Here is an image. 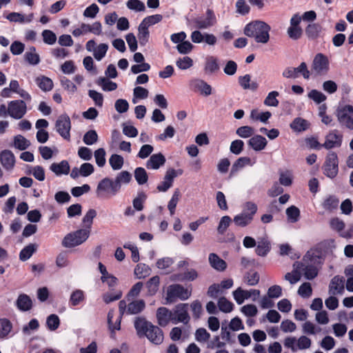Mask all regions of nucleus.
<instances>
[{
	"label": "nucleus",
	"mask_w": 353,
	"mask_h": 353,
	"mask_svg": "<svg viewBox=\"0 0 353 353\" xmlns=\"http://www.w3.org/2000/svg\"><path fill=\"white\" fill-rule=\"evenodd\" d=\"M270 26L264 21H254L247 24L244 28V34L249 37H252L256 42L267 43L270 40Z\"/></svg>",
	"instance_id": "1"
},
{
	"label": "nucleus",
	"mask_w": 353,
	"mask_h": 353,
	"mask_svg": "<svg viewBox=\"0 0 353 353\" xmlns=\"http://www.w3.org/2000/svg\"><path fill=\"white\" fill-rule=\"evenodd\" d=\"M119 192L118 186L114 184L113 179L105 177L98 183L96 196L101 199H108L114 196Z\"/></svg>",
	"instance_id": "2"
},
{
	"label": "nucleus",
	"mask_w": 353,
	"mask_h": 353,
	"mask_svg": "<svg viewBox=\"0 0 353 353\" xmlns=\"http://www.w3.org/2000/svg\"><path fill=\"white\" fill-rule=\"evenodd\" d=\"M90 236L88 229H80L68 234L62 241V245L65 248H73L84 243Z\"/></svg>",
	"instance_id": "3"
},
{
	"label": "nucleus",
	"mask_w": 353,
	"mask_h": 353,
	"mask_svg": "<svg viewBox=\"0 0 353 353\" xmlns=\"http://www.w3.org/2000/svg\"><path fill=\"white\" fill-rule=\"evenodd\" d=\"M336 117L339 123L349 130H353V106L345 105L336 110Z\"/></svg>",
	"instance_id": "4"
},
{
	"label": "nucleus",
	"mask_w": 353,
	"mask_h": 353,
	"mask_svg": "<svg viewBox=\"0 0 353 353\" xmlns=\"http://www.w3.org/2000/svg\"><path fill=\"white\" fill-rule=\"evenodd\" d=\"M190 296V292L179 284L168 286L167 289L166 301L168 303H173L177 299L186 300Z\"/></svg>",
	"instance_id": "5"
},
{
	"label": "nucleus",
	"mask_w": 353,
	"mask_h": 353,
	"mask_svg": "<svg viewBox=\"0 0 353 353\" xmlns=\"http://www.w3.org/2000/svg\"><path fill=\"white\" fill-rule=\"evenodd\" d=\"M329 60L326 56L318 53L312 63V72L317 76L325 75L329 71Z\"/></svg>",
	"instance_id": "6"
},
{
	"label": "nucleus",
	"mask_w": 353,
	"mask_h": 353,
	"mask_svg": "<svg viewBox=\"0 0 353 353\" xmlns=\"http://www.w3.org/2000/svg\"><path fill=\"white\" fill-rule=\"evenodd\" d=\"M172 315L174 324L182 323L185 325L188 323L190 319L188 314V304L179 303L176 305L172 310Z\"/></svg>",
	"instance_id": "7"
},
{
	"label": "nucleus",
	"mask_w": 353,
	"mask_h": 353,
	"mask_svg": "<svg viewBox=\"0 0 353 353\" xmlns=\"http://www.w3.org/2000/svg\"><path fill=\"white\" fill-rule=\"evenodd\" d=\"M57 132L65 140L70 139L71 121L70 117L65 114L60 115L55 123Z\"/></svg>",
	"instance_id": "8"
},
{
	"label": "nucleus",
	"mask_w": 353,
	"mask_h": 353,
	"mask_svg": "<svg viewBox=\"0 0 353 353\" xmlns=\"http://www.w3.org/2000/svg\"><path fill=\"white\" fill-rule=\"evenodd\" d=\"M27 106L23 100H14L8 103V114L15 119H21L26 113Z\"/></svg>",
	"instance_id": "9"
},
{
	"label": "nucleus",
	"mask_w": 353,
	"mask_h": 353,
	"mask_svg": "<svg viewBox=\"0 0 353 353\" xmlns=\"http://www.w3.org/2000/svg\"><path fill=\"white\" fill-rule=\"evenodd\" d=\"M338 157L336 153L329 152L324 164V173L330 178H334L338 173Z\"/></svg>",
	"instance_id": "10"
},
{
	"label": "nucleus",
	"mask_w": 353,
	"mask_h": 353,
	"mask_svg": "<svg viewBox=\"0 0 353 353\" xmlns=\"http://www.w3.org/2000/svg\"><path fill=\"white\" fill-rule=\"evenodd\" d=\"M343 141V135L337 130H330L325 137L322 146L327 150L339 148Z\"/></svg>",
	"instance_id": "11"
},
{
	"label": "nucleus",
	"mask_w": 353,
	"mask_h": 353,
	"mask_svg": "<svg viewBox=\"0 0 353 353\" xmlns=\"http://www.w3.org/2000/svg\"><path fill=\"white\" fill-rule=\"evenodd\" d=\"M182 174L183 170L181 169L178 170H176L173 168L168 169L163 178V181L158 185L157 188V190L159 192H166L170 188L172 187L174 179L179 175H181Z\"/></svg>",
	"instance_id": "12"
},
{
	"label": "nucleus",
	"mask_w": 353,
	"mask_h": 353,
	"mask_svg": "<svg viewBox=\"0 0 353 353\" xmlns=\"http://www.w3.org/2000/svg\"><path fill=\"white\" fill-rule=\"evenodd\" d=\"M108 45L100 43L96 46L94 40H89L85 44V48L88 52H92L93 56L97 61H101L106 54L108 50Z\"/></svg>",
	"instance_id": "13"
},
{
	"label": "nucleus",
	"mask_w": 353,
	"mask_h": 353,
	"mask_svg": "<svg viewBox=\"0 0 353 353\" xmlns=\"http://www.w3.org/2000/svg\"><path fill=\"white\" fill-rule=\"evenodd\" d=\"M296 265L301 274L303 273L305 279L308 280L314 279L318 274L316 265L305 263L303 261L302 262H296Z\"/></svg>",
	"instance_id": "14"
},
{
	"label": "nucleus",
	"mask_w": 353,
	"mask_h": 353,
	"mask_svg": "<svg viewBox=\"0 0 353 353\" xmlns=\"http://www.w3.org/2000/svg\"><path fill=\"white\" fill-rule=\"evenodd\" d=\"M190 86L195 91L205 97H208L212 93V88L206 81L200 79H192L190 83Z\"/></svg>",
	"instance_id": "15"
},
{
	"label": "nucleus",
	"mask_w": 353,
	"mask_h": 353,
	"mask_svg": "<svg viewBox=\"0 0 353 353\" xmlns=\"http://www.w3.org/2000/svg\"><path fill=\"white\" fill-rule=\"evenodd\" d=\"M157 323L161 327L167 326L170 322L172 323V311L165 307H159L156 314Z\"/></svg>",
	"instance_id": "16"
},
{
	"label": "nucleus",
	"mask_w": 353,
	"mask_h": 353,
	"mask_svg": "<svg viewBox=\"0 0 353 353\" xmlns=\"http://www.w3.org/2000/svg\"><path fill=\"white\" fill-rule=\"evenodd\" d=\"M145 335L152 343L156 345L161 344L163 341L162 330L152 324L148 327Z\"/></svg>",
	"instance_id": "17"
},
{
	"label": "nucleus",
	"mask_w": 353,
	"mask_h": 353,
	"mask_svg": "<svg viewBox=\"0 0 353 353\" xmlns=\"http://www.w3.org/2000/svg\"><path fill=\"white\" fill-rule=\"evenodd\" d=\"M323 252L321 249L314 248L309 250L303 256V261L305 263L317 265L321 263Z\"/></svg>",
	"instance_id": "18"
},
{
	"label": "nucleus",
	"mask_w": 353,
	"mask_h": 353,
	"mask_svg": "<svg viewBox=\"0 0 353 353\" xmlns=\"http://www.w3.org/2000/svg\"><path fill=\"white\" fill-rule=\"evenodd\" d=\"M345 279L343 276H335L330 281L329 293L331 295L341 294L344 291Z\"/></svg>",
	"instance_id": "19"
},
{
	"label": "nucleus",
	"mask_w": 353,
	"mask_h": 353,
	"mask_svg": "<svg viewBox=\"0 0 353 353\" xmlns=\"http://www.w3.org/2000/svg\"><path fill=\"white\" fill-rule=\"evenodd\" d=\"M165 163V158L161 153L151 155L145 163L148 170H158Z\"/></svg>",
	"instance_id": "20"
},
{
	"label": "nucleus",
	"mask_w": 353,
	"mask_h": 353,
	"mask_svg": "<svg viewBox=\"0 0 353 353\" xmlns=\"http://www.w3.org/2000/svg\"><path fill=\"white\" fill-rule=\"evenodd\" d=\"M267 144L266 139L261 135L253 136L248 141V145L255 151L263 150Z\"/></svg>",
	"instance_id": "21"
},
{
	"label": "nucleus",
	"mask_w": 353,
	"mask_h": 353,
	"mask_svg": "<svg viewBox=\"0 0 353 353\" xmlns=\"http://www.w3.org/2000/svg\"><path fill=\"white\" fill-rule=\"evenodd\" d=\"M0 161L4 168L11 170L14 165V156L11 151L4 150L0 154Z\"/></svg>",
	"instance_id": "22"
},
{
	"label": "nucleus",
	"mask_w": 353,
	"mask_h": 353,
	"mask_svg": "<svg viewBox=\"0 0 353 353\" xmlns=\"http://www.w3.org/2000/svg\"><path fill=\"white\" fill-rule=\"evenodd\" d=\"M208 261L212 268L217 271L223 272L227 268L225 261L221 259L216 254L210 253L208 256Z\"/></svg>",
	"instance_id": "23"
},
{
	"label": "nucleus",
	"mask_w": 353,
	"mask_h": 353,
	"mask_svg": "<svg viewBox=\"0 0 353 353\" xmlns=\"http://www.w3.org/2000/svg\"><path fill=\"white\" fill-rule=\"evenodd\" d=\"M50 170L56 175L68 174L70 172V165L67 161L63 160L60 163H53Z\"/></svg>",
	"instance_id": "24"
},
{
	"label": "nucleus",
	"mask_w": 353,
	"mask_h": 353,
	"mask_svg": "<svg viewBox=\"0 0 353 353\" xmlns=\"http://www.w3.org/2000/svg\"><path fill=\"white\" fill-rule=\"evenodd\" d=\"M16 304L19 310L26 312L32 308V302L28 295L21 294L18 296Z\"/></svg>",
	"instance_id": "25"
},
{
	"label": "nucleus",
	"mask_w": 353,
	"mask_h": 353,
	"mask_svg": "<svg viewBox=\"0 0 353 353\" xmlns=\"http://www.w3.org/2000/svg\"><path fill=\"white\" fill-rule=\"evenodd\" d=\"M219 70L218 59L212 56L206 58L204 71L207 74H211Z\"/></svg>",
	"instance_id": "26"
},
{
	"label": "nucleus",
	"mask_w": 353,
	"mask_h": 353,
	"mask_svg": "<svg viewBox=\"0 0 353 353\" xmlns=\"http://www.w3.org/2000/svg\"><path fill=\"white\" fill-rule=\"evenodd\" d=\"M33 14L25 16L19 12H11L7 17V19L12 22H19L21 23H30L33 19Z\"/></svg>",
	"instance_id": "27"
},
{
	"label": "nucleus",
	"mask_w": 353,
	"mask_h": 353,
	"mask_svg": "<svg viewBox=\"0 0 353 353\" xmlns=\"http://www.w3.org/2000/svg\"><path fill=\"white\" fill-rule=\"evenodd\" d=\"M321 205L325 210L332 212L338 208L339 200L336 196L330 195L324 199Z\"/></svg>",
	"instance_id": "28"
},
{
	"label": "nucleus",
	"mask_w": 353,
	"mask_h": 353,
	"mask_svg": "<svg viewBox=\"0 0 353 353\" xmlns=\"http://www.w3.org/2000/svg\"><path fill=\"white\" fill-rule=\"evenodd\" d=\"M145 307V301L142 299L135 300L128 303L127 313L137 314L140 313Z\"/></svg>",
	"instance_id": "29"
},
{
	"label": "nucleus",
	"mask_w": 353,
	"mask_h": 353,
	"mask_svg": "<svg viewBox=\"0 0 353 353\" xmlns=\"http://www.w3.org/2000/svg\"><path fill=\"white\" fill-rule=\"evenodd\" d=\"M151 274L150 268L145 263H139L136 265L134 274L137 279H145Z\"/></svg>",
	"instance_id": "30"
},
{
	"label": "nucleus",
	"mask_w": 353,
	"mask_h": 353,
	"mask_svg": "<svg viewBox=\"0 0 353 353\" xmlns=\"http://www.w3.org/2000/svg\"><path fill=\"white\" fill-rule=\"evenodd\" d=\"M252 220L253 219L251 217V216L247 215L243 212L234 216L233 219L234 223L236 226L241 228H245L248 226L252 223Z\"/></svg>",
	"instance_id": "31"
},
{
	"label": "nucleus",
	"mask_w": 353,
	"mask_h": 353,
	"mask_svg": "<svg viewBox=\"0 0 353 353\" xmlns=\"http://www.w3.org/2000/svg\"><path fill=\"white\" fill-rule=\"evenodd\" d=\"M25 60L30 65H37L40 62L39 54L37 52L34 47H30L24 54Z\"/></svg>",
	"instance_id": "32"
},
{
	"label": "nucleus",
	"mask_w": 353,
	"mask_h": 353,
	"mask_svg": "<svg viewBox=\"0 0 353 353\" xmlns=\"http://www.w3.org/2000/svg\"><path fill=\"white\" fill-rule=\"evenodd\" d=\"M9 90H11L12 92L18 94L26 101L31 100V96L26 90L20 88L19 83L17 80H12L10 82Z\"/></svg>",
	"instance_id": "33"
},
{
	"label": "nucleus",
	"mask_w": 353,
	"mask_h": 353,
	"mask_svg": "<svg viewBox=\"0 0 353 353\" xmlns=\"http://www.w3.org/2000/svg\"><path fill=\"white\" fill-rule=\"evenodd\" d=\"M114 311L113 310H110L108 314V323L109 330H110L111 333H114L115 330H119L121 328V316H118L115 321L114 322Z\"/></svg>",
	"instance_id": "34"
},
{
	"label": "nucleus",
	"mask_w": 353,
	"mask_h": 353,
	"mask_svg": "<svg viewBox=\"0 0 353 353\" xmlns=\"http://www.w3.org/2000/svg\"><path fill=\"white\" fill-rule=\"evenodd\" d=\"M239 83L240 85L245 90H255L258 88L259 85L256 82H251V77L250 74H245L239 77Z\"/></svg>",
	"instance_id": "35"
},
{
	"label": "nucleus",
	"mask_w": 353,
	"mask_h": 353,
	"mask_svg": "<svg viewBox=\"0 0 353 353\" xmlns=\"http://www.w3.org/2000/svg\"><path fill=\"white\" fill-rule=\"evenodd\" d=\"M151 325L142 317H137L134 321V327L139 335H145Z\"/></svg>",
	"instance_id": "36"
},
{
	"label": "nucleus",
	"mask_w": 353,
	"mask_h": 353,
	"mask_svg": "<svg viewBox=\"0 0 353 353\" xmlns=\"http://www.w3.org/2000/svg\"><path fill=\"white\" fill-rule=\"evenodd\" d=\"M38 245L36 243H30L26 245L19 254V259L22 261L29 259L32 255L37 251Z\"/></svg>",
	"instance_id": "37"
},
{
	"label": "nucleus",
	"mask_w": 353,
	"mask_h": 353,
	"mask_svg": "<svg viewBox=\"0 0 353 353\" xmlns=\"http://www.w3.org/2000/svg\"><path fill=\"white\" fill-rule=\"evenodd\" d=\"M301 277V272L298 270L295 263L293 265V270L286 273L284 276V279L288 281L291 285H294L300 281Z\"/></svg>",
	"instance_id": "38"
},
{
	"label": "nucleus",
	"mask_w": 353,
	"mask_h": 353,
	"mask_svg": "<svg viewBox=\"0 0 353 353\" xmlns=\"http://www.w3.org/2000/svg\"><path fill=\"white\" fill-rule=\"evenodd\" d=\"M132 176L128 171H122L119 172L113 182L118 186V190H121L122 184H128L131 180Z\"/></svg>",
	"instance_id": "39"
},
{
	"label": "nucleus",
	"mask_w": 353,
	"mask_h": 353,
	"mask_svg": "<svg viewBox=\"0 0 353 353\" xmlns=\"http://www.w3.org/2000/svg\"><path fill=\"white\" fill-rule=\"evenodd\" d=\"M12 328L11 322L6 319H0V339H6Z\"/></svg>",
	"instance_id": "40"
},
{
	"label": "nucleus",
	"mask_w": 353,
	"mask_h": 353,
	"mask_svg": "<svg viewBox=\"0 0 353 353\" xmlns=\"http://www.w3.org/2000/svg\"><path fill=\"white\" fill-rule=\"evenodd\" d=\"M160 279L158 276H152L146 283V288L148 290V294L152 296L157 293L159 290Z\"/></svg>",
	"instance_id": "41"
},
{
	"label": "nucleus",
	"mask_w": 353,
	"mask_h": 353,
	"mask_svg": "<svg viewBox=\"0 0 353 353\" xmlns=\"http://www.w3.org/2000/svg\"><path fill=\"white\" fill-rule=\"evenodd\" d=\"M138 39L141 46H145L149 39L148 27L141 23L139 26Z\"/></svg>",
	"instance_id": "42"
},
{
	"label": "nucleus",
	"mask_w": 353,
	"mask_h": 353,
	"mask_svg": "<svg viewBox=\"0 0 353 353\" xmlns=\"http://www.w3.org/2000/svg\"><path fill=\"white\" fill-rule=\"evenodd\" d=\"M97 83L101 87L103 91H113L117 88L116 83L110 81L105 77H99Z\"/></svg>",
	"instance_id": "43"
},
{
	"label": "nucleus",
	"mask_w": 353,
	"mask_h": 353,
	"mask_svg": "<svg viewBox=\"0 0 353 353\" xmlns=\"http://www.w3.org/2000/svg\"><path fill=\"white\" fill-rule=\"evenodd\" d=\"M271 113L268 111L265 112H260L259 110H252L250 112V119L253 121H260L265 123L270 117Z\"/></svg>",
	"instance_id": "44"
},
{
	"label": "nucleus",
	"mask_w": 353,
	"mask_h": 353,
	"mask_svg": "<svg viewBox=\"0 0 353 353\" xmlns=\"http://www.w3.org/2000/svg\"><path fill=\"white\" fill-rule=\"evenodd\" d=\"M249 294L248 290H244L241 288H238L233 292V296L236 302L241 305L245 299L250 298V294Z\"/></svg>",
	"instance_id": "45"
},
{
	"label": "nucleus",
	"mask_w": 353,
	"mask_h": 353,
	"mask_svg": "<svg viewBox=\"0 0 353 353\" xmlns=\"http://www.w3.org/2000/svg\"><path fill=\"white\" fill-rule=\"evenodd\" d=\"M302 330L304 334L315 335L321 331V328L310 321H305L302 325Z\"/></svg>",
	"instance_id": "46"
},
{
	"label": "nucleus",
	"mask_w": 353,
	"mask_h": 353,
	"mask_svg": "<svg viewBox=\"0 0 353 353\" xmlns=\"http://www.w3.org/2000/svg\"><path fill=\"white\" fill-rule=\"evenodd\" d=\"M126 7L132 11L139 12L145 10V3L140 0H128L125 3Z\"/></svg>",
	"instance_id": "47"
},
{
	"label": "nucleus",
	"mask_w": 353,
	"mask_h": 353,
	"mask_svg": "<svg viewBox=\"0 0 353 353\" xmlns=\"http://www.w3.org/2000/svg\"><path fill=\"white\" fill-rule=\"evenodd\" d=\"M309 125L307 121L301 118H296L290 124V127L294 131L301 132L307 130L309 128Z\"/></svg>",
	"instance_id": "48"
},
{
	"label": "nucleus",
	"mask_w": 353,
	"mask_h": 353,
	"mask_svg": "<svg viewBox=\"0 0 353 353\" xmlns=\"http://www.w3.org/2000/svg\"><path fill=\"white\" fill-rule=\"evenodd\" d=\"M279 95V93L277 91H272L269 92L264 99V105L269 107H277L279 103V100L277 99Z\"/></svg>",
	"instance_id": "49"
},
{
	"label": "nucleus",
	"mask_w": 353,
	"mask_h": 353,
	"mask_svg": "<svg viewBox=\"0 0 353 353\" xmlns=\"http://www.w3.org/2000/svg\"><path fill=\"white\" fill-rule=\"evenodd\" d=\"M85 299L83 291L81 290H74L70 295V303L72 306H77Z\"/></svg>",
	"instance_id": "50"
},
{
	"label": "nucleus",
	"mask_w": 353,
	"mask_h": 353,
	"mask_svg": "<svg viewBox=\"0 0 353 353\" xmlns=\"http://www.w3.org/2000/svg\"><path fill=\"white\" fill-rule=\"evenodd\" d=\"M96 216H97V212L94 209H90L86 212V214L84 215V216L82 219L83 223L85 227L84 229H88L90 232L93 219Z\"/></svg>",
	"instance_id": "51"
},
{
	"label": "nucleus",
	"mask_w": 353,
	"mask_h": 353,
	"mask_svg": "<svg viewBox=\"0 0 353 353\" xmlns=\"http://www.w3.org/2000/svg\"><path fill=\"white\" fill-rule=\"evenodd\" d=\"M181 192L179 189H176L172 196L171 199L168 202V208L171 215H173L175 212V208L180 199Z\"/></svg>",
	"instance_id": "52"
},
{
	"label": "nucleus",
	"mask_w": 353,
	"mask_h": 353,
	"mask_svg": "<svg viewBox=\"0 0 353 353\" xmlns=\"http://www.w3.org/2000/svg\"><path fill=\"white\" fill-rule=\"evenodd\" d=\"M286 214L291 223H296L299 219L300 210L297 207L292 205L286 209Z\"/></svg>",
	"instance_id": "53"
},
{
	"label": "nucleus",
	"mask_w": 353,
	"mask_h": 353,
	"mask_svg": "<svg viewBox=\"0 0 353 353\" xmlns=\"http://www.w3.org/2000/svg\"><path fill=\"white\" fill-rule=\"evenodd\" d=\"M134 178L139 185H143L148 181V176L145 170L139 167L134 170Z\"/></svg>",
	"instance_id": "54"
},
{
	"label": "nucleus",
	"mask_w": 353,
	"mask_h": 353,
	"mask_svg": "<svg viewBox=\"0 0 353 353\" xmlns=\"http://www.w3.org/2000/svg\"><path fill=\"white\" fill-rule=\"evenodd\" d=\"M30 145V141L22 135H17L14 138V145L20 150H26Z\"/></svg>",
	"instance_id": "55"
},
{
	"label": "nucleus",
	"mask_w": 353,
	"mask_h": 353,
	"mask_svg": "<svg viewBox=\"0 0 353 353\" xmlns=\"http://www.w3.org/2000/svg\"><path fill=\"white\" fill-rule=\"evenodd\" d=\"M321 31V27L317 23H311L305 29V33L308 37L312 39L316 38Z\"/></svg>",
	"instance_id": "56"
},
{
	"label": "nucleus",
	"mask_w": 353,
	"mask_h": 353,
	"mask_svg": "<svg viewBox=\"0 0 353 353\" xmlns=\"http://www.w3.org/2000/svg\"><path fill=\"white\" fill-rule=\"evenodd\" d=\"M298 294L302 298L307 299L312 296V288L311 284L308 282H305L298 289Z\"/></svg>",
	"instance_id": "57"
},
{
	"label": "nucleus",
	"mask_w": 353,
	"mask_h": 353,
	"mask_svg": "<svg viewBox=\"0 0 353 353\" xmlns=\"http://www.w3.org/2000/svg\"><path fill=\"white\" fill-rule=\"evenodd\" d=\"M148 90L143 87L137 86L134 88L133 90V103H137V99H146L148 97Z\"/></svg>",
	"instance_id": "58"
},
{
	"label": "nucleus",
	"mask_w": 353,
	"mask_h": 353,
	"mask_svg": "<svg viewBox=\"0 0 353 353\" xmlns=\"http://www.w3.org/2000/svg\"><path fill=\"white\" fill-rule=\"evenodd\" d=\"M38 86L43 91L51 90L53 87L52 80L48 77H42L37 79Z\"/></svg>",
	"instance_id": "59"
},
{
	"label": "nucleus",
	"mask_w": 353,
	"mask_h": 353,
	"mask_svg": "<svg viewBox=\"0 0 353 353\" xmlns=\"http://www.w3.org/2000/svg\"><path fill=\"white\" fill-rule=\"evenodd\" d=\"M252 165L251 159L249 157H240L232 165V172H235L245 165Z\"/></svg>",
	"instance_id": "60"
},
{
	"label": "nucleus",
	"mask_w": 353,
	"mask_h": 353,
	"mask_svg": "<svg viewBox=\"0 0 353 353\" xmlns=\"http://www.w3.org/2000/svg\"><path fill=\"white\" fill-rule=\"evenodd\" d=\"M236 133L239 137L246 139L252 137L254 134V130L250 126L244 125L237 128Z\"/></svg>",
	"instance_id": "61"
},
{
	"label": "nucleus",
	"mask_w": 353,
	"mask_h": 353,
	"mask_svg": "<svg viewBox=\"0 0 353 353\" xmlns=\"http://www.w3.org/2000/svg\"><path fill=\"white\" fill-rule=\"evenodd\" d=\"M232 219L229 216H223L220 219L217 227V232L219 234H223L230 226Z\"/></svg>",
	"instance_id": "62"
},
{
	"label": "nucleus",
	"mask_w": 353,
	"mask_h": 353,
	"mask_svg": "<svg viewBox=\"0 0 353 353\" xmlns=\"http://www.w3.org/2000/svg\"><path fill=\"white\" fill-rule=\"evenodd\" d=\"M109 163L113 170H120L123 165V158L119 154H112L109 159Z\"/></svg>",
	"instance_id": "63"
},
{
	"label": "nucleus",
	"mask_w": 353,
	"mask_h": 353,
	"mask_svg": "<svg viewBox=\"0 0 353 353\" xmlns=\"http://www.w3.org/2000/svg\"><path fill=\"white\" fill-rule=\"evenodd\" d=\"M46 325L50 330H56L60 325V320L59 316L56 314H50L47 318Z\"/></svg>",
	"instance_id": "64"
}]
</instances>
